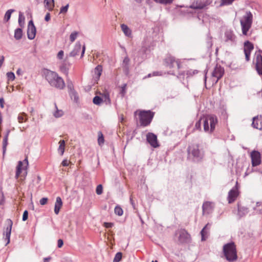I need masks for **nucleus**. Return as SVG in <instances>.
I'll return each instance as SVG.
<instances>
[{
  "label": "nucleus",
  "mask_w": 262,
  "mask_h": 262,
  "mask_svg": "<svg viewBox=\"0 0 262 262\" xmlns=\"http://www.w3.org/2000/svg\"><path fill=\"white\" fill-rule=\"evenodd\" d=\"M17 119L19 123H22L27 120V118L26 117V114L25 113L19 114Z\"/></svg>",
  "instance_id": "obj_39"
},
{
  "label": "nucleus",
  "mask_w": 262,
  "mask_h": 262,
  "mask_svg": "<svg viewBox=\"0 0 262 262\" xmlns=\"http://www.w3.org/2000/svg\"><path fill=\"white\" fill-rule=\"evenodd\" d=\"M59 147L58 148V150L59 152H60V155H63L64 152V147H65V141L63 140H61L59 142Z\"/></svg>",
  "instance_id": "obj_29"
},
{
  "label": "nucleus",
  "mask_w": 262,
  "mask_h": 262,
  "mask_svg": "<svg viewBox=\"0 0 262 262\" xmlns=\"http://www.w3.org/2000/svg\"><path fill=\"white\" fill-rule=\"evenodd\" d=\"M10 130L9 129H7L6 132V134L4 137L3 142V154H5L6 151L7 146L8 145V136L10 134Z\"/></svg>",
  "instance_id": "obj_25"
},
{
  "label": "nucleus",
  "mask_w": 262,
  "mask_h": 262,
  "mask_svg": "<svg viewBox=\"0 0 262 262\" xmlns=\"http://www.w3.org/2000/svg\"><path fill=\"white\" fill-rule=\"evenodd\" d=\"M50 14L49 13H47L45 16V20L46 21H48L50 20Z\"/></svg>",
  "instance_id": "obj_57"
},
{
  "label": "nucleus",
  "mask_w": 262,
  "mask_h": 262,
  "mask_svg": "<svg viewBox=\"0 0 262 262\" xmlns=\"http://www.w3.org/2000/svg\"><path fill=\"white\" fill-rule=\"evenodd\" d=\"M69 7V4H67L65 6L61 7V8L60 9L59 13L60 14H66L67 12H68Z\"/></svg>",
  "instance_id": "obj_44"
},
{
  "label": "nucleus",
  "mask_w": 262,
  "mask_h": 262,
  "mask_svg": "<svg viewBox=\"0 0 262 262\" xmlns=\"http://www.w3.org/2000/svg\"><path fill=\"white\" fill-rule=\"evenodd\" d=\"M6 223L7 226L4 231V235L5 236V239L7 242L6 245H7L10 243V238L13 225V222L10 219H7L6 221Z\"/></svg>",
  "instance_id": "obj_11"
},
{
  "label": "nucleus",
  "mask_w": 262,
  "mask_h": 262,
  "mask_svg": "<svg viewBox=\"0 0 262 262\" xmlns=\"http://www.w3.org/2000/svg\"><path fill=\"white\" fill-rule=\"evenodd\" d=\"M253 16L252 13L249 11L247 12L246 15L241 20V25L242 29V32L244 35H247V32L251 27L252 23Z\"/></svg>",
  "instance_id": "obj_5"
},
{
  "label": "nucleus",
  "mask_w": 262,
  "mask_h": 262,
  "mask_svg": "<svg viewBox=\"0 0 262 262\" xmlns=\"http://www.w3.org/2000/svg\"><path fill=\"white\" fill-rule=\"evenodd\" d=\"M211 4L209 0H196L190 6V8L194 9H203Z\"/></svg>",
  "instance_id": "obj_10"
},
{
  "label": "nucleus",
  "mask_w": 262,
  "mask_h": 262,
  "mask_svg": "<svg viewBox=\"0 0 262 262\" xmlns=\"http://www.w3.org/2000/svg\"><path fill=\"white\" fill-rule=\"evenodd\" d=\"M176 63L178 69L181 68L180 61L179 60H176L175 58L171 55H168L164 59V64L166 67L169 68H173L174 67V63Z\"/></svg>",
  "instance_id": "obj_9"
},
{
  "label": "nucleus",
  "mask_w": 262,
  "mask_h": 262,
  "mask_svg": "<svg viewBox=\"0 0 262 262\" xmlns=\"http://www.w3.org/2000/svg\"><path fill=\"white\" fill-rule=\"evenodd\" d=\"M81 48V46L80 42H77L75 44L74 49L70 52V56L72 57H74L76 55H78L80 52Z\"/></svg>",
  "instance_id": "obj_24"
},
{
  "label": "nucleus",
  "mask_w": 262,
  "mask_h": 262,
  "mask_svg": "<svg viewBox=\"0 0 262 262\" xmlns=\"http://www.w3.org/2000/svg\"><path fill=\"white\" fill-rule=\"evenodd\" d=\"M70 95L72 99H74V101L77 102L78 96L77 93L74 90H71L70 92Z\"/></svg>",
  "instance_id": "obj_41"
},
{
  "label": "nucleus",
  "mask_w": 262,
  "mask_h": 262,
  "mask_svg": "<svg viewBox=\"0 0 262 262\" xmlns=\"http://www.w3.org/2000/svg\"><path fill=\"white\" fill-rule=\"evenodd\" d=\"M62 206V201L60 197L58 196L56 198V202L54 206V212L57 215L59 214L60 208Z\"/></svg>",
  "instance_id": "obj_21"
},
{
  "label": "nucleus",
  "mask_w": 262,
  "mask_h": 262,
  "mask_svg": "<svg viewBox=\"0 0 262 262\" xmlns=\"http://www.w3.org/2000/svg\"><path fill=\"white\" fill-rule=\"evenodd\" d=\"M126 84H123L121 87L120 94L122 97H124L126 93Z\"/></svg>",
  "instance_id": "obj_45"
},
{
  "label": "nucleus",
  "mask_w": 262,
  "mask_h": 262,
  "mask_svg": "<svg viewBox=\"0 0 262 262\" xmlns=\"http://www.w3.org/2000/svg\"><path fill=\"white\" fill-rule=\"evenodd\" d=\"M202 120H203L204 131L209 133H211L214 131L215 125L218 122L215 115H210L198 121L195 125V128L200 129L201 128Z\"/></svg>",
  "instance_id": "obj_2"
},
{
  "label": "nucleus",
  "mask_w": 262,
  "mask_h": 262,
  "mask_svg": "<svg viewBox=\"0 0 262 262\" xmlns=\"http://www.w3.org/2000/svg\"><path fill=\"white\" fill-rule=\"evenodd\" d=\"M85 50V47L84 45L82 47V51H81V57H82L83 56V55L84 54Z\"/></svg>",
  "instance_id": "obj_63"
},
{
  "label": "nucleus",
  "mask_w": 262,
  "mask_h": 262,
  "mask_svg": "<svg viewBox=\"0 0 262 262\" xmlns=\"http://www.w3.org/2000/svg\"><path fill=\"white\" fill-rule=\"evenodd\" d=\"M225 41L231 45L236 44V37L231 30H227L225 33Z\"/></svg>",
  "instance_id": "obj_12"
},
{
  "label": "nucleus",
  "mask_w": 262,
  "mask_h": 262,
  "mask_svg": "<svg viewBox=\"0 0 262 262\" xmlns=\"http://www.w3.org/2000/svg\"><path fill=\"white\" fill-rule=\"evenodd\" d=\"M253 45L249 41H246L244 43V53L245 55V58L247 61L250 60V57L251 51L253 50Z\"/></svg>",
  "instance_id": "obj_17"
},
{
  "label": "nucleus",
  "mask_w": 262,
  "mask_h": 262,
  "mask_svg": "<svg viewBox=\"0 0 262 262\" xmlns=\"http://www.w3.org/2000/svg\"><path fill=\"white\" fill-rule=\"evenodd\" d=\"M102 98H103V102H104L106 105H110L111 103V100L110 98L108 93H105L102 95Z\"/></svg>",
  "instance_id": "obj_31"
},
{
  "label": "nucleus",
  "mask_w": 262,
  "mask_h": 262,
  "mask_svg": "<svg viewBox=\"0 0 262 262\" xmlns=\"http://www.w3.org/2000/svg\"><path fill=\"white\" fill-rule=\"evenodd\" d=\"M214 205L212 202L207 201L203 203L202 206L203 214H209L212 212Z\"/></svg>",
  "instance_id": "obj_19"
},
{
  "label": "nucleus",
  "mask_w": 262,
  "mask_h": 262,
  "mask_svg": "<svg viewBox=\"0 0 262 262\" xmlns=\"http://www.w3.org/2000/svg\"><path fill=\"white\" fill-rule=\"evenodd\" d=\"M198 73L197 70H189L187 71L186 74L188 75V76H192L193 75H195V74Z\"/></svg>",
  "instance_id": "obj_51"
},
{
  "label": "nucleus",
  "mask_w": 262,
  "mask_h": 262,
  "mask_svg": "<svg viewBox=\"0 0 262 262\" xmlns=\"http://www.w3.org/2000/svg\"><path fill=\"white\" fill-rule=\"evenodd\" d=\"M239 194L237 186H234L228 192V201L229 204L232 203L236 199Z\"/></svg>",
  "instance_id": "obj_16"
},
{
  "label": "nucleus",
  "mask_w": 262,
  "mask_h": 262,
  "mask_svg": "<svg viewBox=\"0 0 262 262\" xmlns=\"http://www.w3.org/2000/svg\"><path fill=\"white\" fill-rule=\"evenodd\" d=\"M36 28L34 25L33 21L32 20H31L29 21L28 25V29H27V36L28 38L30 39H33L36 35Z\"/></svg>",
  "instance_id": "obj_14"
},
{
  "label": "nucleus",
  "mask_w": 262,
  "mask_h": 262,
  "mask_svg": "<svg viewBox=\"0 0 262 262\" xmlns=\"http://www.w3.org/2000/svg\"><path fill=\"white\" fill-rule=\"evenodd\" d=\"M102 71V67L100 65L97 66L95 68V69L94 70V71H93V73H94L93 77L96 80H98L99 79L100 76L101 75Z\"/></svg>",
  "instance_id": "obj_23"
},
{
  "label": "nucleus",
  "mask_w": 262,
  "mask_h": 262,
  "mask_svg": "<svg viewBox=\"0 0 262 262\" xmlns=\"http://www.w3.org/2000/svg\"><path fill=\"white\" fill-rule=\"evenodd\" d=\"M252 126L254 128L261 130L262 129L261 117H259L257 116L253 117Z\"/></svg>",
  "instance_id": "obj_20"
},
{
  "label": "nucleus",
  "mask_w": 262,
  "mask_h": 262,
  "mask_svg": "<svg viewBox=\"0 0 262 262\" xmlns=\"http://www.w3.org/2000/svg\"><path fill=\"white\" fill-rule=\"evenodd\" d=\"M4 99L3 98H0V106L2 108L4 107Z\"/></svg>",
  "instance_id": "obj_59"
},
{
  "label": "nucleus",
  "mask_w": 262,
  "mask_h": 262,
  "mask_svg": "<svg viewBox=\"0 0 262 262\" xmlns=\"http://www.w3.org/2000/svg\"><path fill=\"white\" fill-rule=\"evenodd\" d=\"M25 17L23 16V13L21 12L19 13L18 17V24L20 27H23L25 24Z\"/></svg>",
  "instance_id": "obj_35"
},
{
  "label": "nucleus",
  "mask_w": 262,
  "mask_h": 262,
  "mask_svg": "<svg viewBox=\"0 0 262 262\" xmlns=\"http://www.w3.org/2000/svg\"><path fill=\"white\" fill-rule=\"evenodd\" d=\"M154 1L162 5H167L172 3L173 0H154Z\"/></svg>",
  "instance_id": "obj_38"
},
{
  "label": "nucleus",
  "mask_w": 262,
  "mask_h": 262,
  "mask_svg": "<svg viewBox=\"0 0 262 262\" xmlns=\"http://www.w3.org/2000/svg\"><path fill=\"white\" fill-rule=\"evenodd\" d=\"M122 258V253L121 252H117L114 258L113 262H119Z\"/></svg>",
  "instance_id": "obj_42"
},
{
  "label": "nucleus",
  "mask_w": 262,
  "mask_h": 262,
  "mask_svg": "<svg viewBox=\"0 0 262 262\" xmlns=\"http://www.w3.org/2000/svg\"><path fill=\"white\" fill-rule=\"evenodd\" d=\"M23 36V31L20 28H17L14 32V38L16 40H19Z\"/></svg>",
  "instance_id": "obj_30"
},
{
  "label": "nucleus",
  "mask_w": 262,
  "mask_h": 262,
  "mask_svg": "<svg viewBox=\"0 0 262 262\" xmlns=\"http://www.w3.org/2000/svg\"><path fill=\"white\" fill-rule=\"evenodd\" d=\"M51 259L50 257H46L44 258V262H48Z\"/></svg>",
  "instance_id": "obj_64"
},
{
  "label": "nucleus",
  "mask_w": 262,
  "mask_h": 262,
  "mask_svg": "<svg viewBox=\"0 0 262 262\" xmlns=\"http://www.w3.org/2000/svg\"><path fill=\"white\" fill-rule=\"evenodd\" d=\"M64 55V52L63 51L60 50L57 54V58L59 59L63 58Z\"/></svg>",
  "instance_id": "obj_54"
},
{
  "label": "nucleus",
  "mask_w": 262,
  "mask_h": 262,
  "mask_svg": "<svg viewBox=\"0 0 262 262\" xmlns=\"http://www.w3.org/2000/svg\"><path fill=\"white\" fill-rule=\"evenodd\" d=\"M114 225V224L112 223H106V222H105L104 223V226L105 228H112Z\"/></svg>",
  "instance_id": "obj_55"
},
{
  "label": "nucleus",
  "mask_w": 262,
  "mask_h": 262,
  "mask_svg": "<svg viewBox=\"0 0 262 262\" xmlns=\"http://www.w3.org/2000/svg\"><path fill=\"white\" fill-rule=\"evenodd\" d=\"M223 252L229 261H234L237 259L236 246L233 242L226 244L223 246Z\"/></svg>",
  "instance_id": "obj_3"
},
{
  "label": "nucleus",
  "mask_w": 262,
  "mask_h": 262,
  "mask_svg": "<svg viewBox=\"0 0 262 262\" xmlns=\"http://www.w3.org/2000/svg\"><path fill=\"white\" fill-rule=\"evenodd\" d=\"M28 212L27 210H25L23 213L22 220L23 221H25L28 219Z\"/></svg>",
  "instance_id": "obj_53"
},
{
  "label": "nucleus",
  "mask_w": 262,
  "mask_h": 262,
  "mask_svg": "<svg viewBox=\"0 0 262 262\" xmlns=\"http://www.w3.org/2000/svg\"><path fill=\"white\" fill-rule=\"evenodd\" d=\"M146 140L152 147L156 148L159 146L157 137L154 134L151 133H148L146 135Z\"/></svg>",
  "instance_id": "obj_18"
},
{
  "label": "nucleus",
  "mask_w": 262,
  "mask_h": 262,
  "mask_svg": "<svg viewBox=\"0 0 262 262\" xmlns=\"http://www.w3.org/2000/svg\"><path fill=\"white\" fill-rule=\"evenodd\" d=\"M55 107L56 111L53 114L54 116L56 118L61 117L63 114L62 111L58 110L56 104H55Z\"/></svg>",
  "instance_id": "obj_37"
},
{
  "label": "nucleus",
  "mask_w": 262,
  "mask_h": 262,
  "mask_svg": "<svg viewBox=\"0 0 262 262\" xmlns=\"http://www.w3.org/2000/svg\"><path fill=\"white\" fill-rule=\"evenodd\" d=\"M102 191H103V187H102V185H101V184L98 185L97 186L96 189V193L98 195H100L102 193Z\"/></svg>",
  "instance_id": "obj_48"
},
{
  "label": "nucleus",
  "mask_w": 262,
  "mask_h": 262,
  "mask_svg": "<svg viewBox=\"0 0 262 262\" xmlns=\"http://www.w3.org/2000/svg\"><path fill=\"white\" fill-rule=\"evenodd\" d=\"M129 62V58L126 56L125 57L123 61L122 66L123 67L125 68L126 69H128V66Z\"/></svg>",
  "instance_id": "obj_43"
},
{
  "label": "nucleus",
  "mask_w": 262,
  "mask_h": 262,
  "mask_svg": "<svg viewBox=\"0 0 262 262\" xmlns=\"http://www.w3.org/2000/svg\"><path fill=\"white\" fill-rule=\"evenodd\" d=\"M121 28L124 35L127 37L132 36V30L125 24H121Z\"/></svg>",
  "instance_id": "obj_26"
},
{
  "label": "nucleus",
  "mask_w": 262,
  "mask_h": 262,
  "mask_svg": "<svg viewBox=\"0 0 262 262\" xmlns=\"http://www.w3.org/2000/svg\"><path fill=\"white\" fill-rule=\"evenodd\" d=\"M77 36H78V33L77 32H72L70 36V41L72 42H74L75 40V39H76Z\"/></svg>",
  "instance_id": "obj_46"
},
{
  "label": "nucleus",
  "mask_w": 262,
  "mask_h": 262,
  "mask_svg": "<svg viewBox=\"0 0 262 262\" xmlns=\"http://www.w3.org/2000/svg\"><path fill=\"white\" fill-rule=\"evenodd\" d=\"M44 3L49 10H52L54 7V0H45Z\"/></svg>",
  "instance_id": "obj_34"
},
{
  "label": "nucleus",
  "mask_w": 262,
  "mask_h": 262,
  "mask_svg": "<svg viewBox=\"0 0 262 262\" xmlns=\"http://www.w3.org/2000/svg\"><path fill=\"white\" fill-rule=\"evenodd\" d=\"M23 163H24L25 164H26V166H25V167L26 168H27V167L28 166V165H29V163H28V159L27 158H25V159L24 160V161L23 162Z\"/></svg>",
  "instance_id": "obj_61"
},
{
  "label": "nucleus",
  "mask_w": 262,
  "mask_h": 262,
  "mask_svg": "<svg viewBox=\"0 0 262 262\" xmlns=\"http://www.w3.org/2000/svg\"><path fill=\"white\" fill-rule=\"evenodd\" d=\"M252 165L256 166L261 163V155L259 151L253 150L251 153Z\"/></svg>",
  "instance_id": "obj_15"
},
{
  "label": "nucleus",
  "mask_w": 262,
  "mask_h": 262,
  "mask_svg": "<svg viewBox=\"0 0 262 262\" xmlns=\"http://www.w3.org/2000/svg\"><path fill=\"white\" fill-rule=\"evenodd\" d=\"M48 200V199L47 198H42L40 200L39 203L40 205H44L47 203Z\"/></svg>",
  "instance_id": "obj_52"
},
{
  "label": "nucleus",
  "mask_w": 262,
  "mask_h": 262,
  "mask_svg": "<svg viewBox=\"0 0 262 262\" xmlns=\"http://www.w3.org/2000/svg\"><path fill=\"white\" fill-rule=\"evenodd\" d=\"M104 138L101 132L99 133V136H98V144L100 145L102 144H103L104 143Z\"/></svg>",
  "instance_id": "obj_47"
},
{
  "label": "nucleus",
  "mask_w": 262,
  "mask_h": 262,
  "mask_svg": "<svg viewBox=\"0 0 262 262\" xmlns=\"http://www.w3.org/2000/svg\"><path fill=\"white\" fill-rule=\"evenodd\" d=\"M139 115L141 125L146 126L151 122L154 113L149 110L141 111L140 112Z\"/></svg>",
  "instance_id": "obj_6"
},
{
  "label": "nucleus",
  "mask_w": 262,
  "mask_h": 262,
  "mask_svg": "<svg viewBox=\"0 0 262 262\" xmlns=\"http://www.w3.org/2000/svg\"><path fill=\"white\" fill-rule=\"evenodd\" d=\"M14 9H9L7 10L4 16V20L6 21H8L10 19L11 14L14 11Z\"/></svg>",
  "instance_id": "obj_32"
},
{
  "label": "nucleus",
  "mask_w": 262,
  "mask_h": 262,
  "mask_svg": "<svg viewBox=\"0 0 262 262\" xmlns=\"http://www.w3.org/2000/svg\"><path fill=\"white\" fill-rule=\"evenodd\" d=\"M4 56H1V59H0V68H1V67L2 66L3 64V62L4 61Z\"/></svg>",
  "instance_id": "obj_62"
},
{
  "label": "nucleus",
  "mask_w": 262,
  "mask_h": 262,
  "mask_svg": "<svg viewBox=\"0 0 262 262\" xmlns=\"http://www.w3.org/2000/svg\"><path fill=\"white\" fill-rule=\"evenodd\" d=\"M234 0H222L221 5H229L231 4Z\"/></svg>",
  "instance_id": "obj_50"
},
{
  "label": "nucleus",
  "mask_w": 262,
  "mask_h": 262,
  "mask_svg": "<svg viewBox=\"0 0 262 262\" xmlns=\"http://www.w3.org/2000/svg\"><path fill=\"white\" fill-rule=\"evenodd\" d=\"M176 234L179 235L178 240L181 243L187 242L190 237L189 234L184 229L178 230L176 231Z\"/></svg>",
  "instance_id": "obj_13"
},
{
  "label": "nucleus",
  "mask_w": 262,
  "mask_h": 262,
  "mask_svg": "<svg viewBox=\"0 0 262 262\" xmlns=\"http://www.w3.org/2000/svg\"><path fill=\"white\" fill-rule=\"evenodd\" d=\"M210 225L207 224L201 230V234L202 236V241H205L209 235L208 230L210 229Z\"/></svg>",
  "instance_id": "obj_22"
},
{
  "label": "nucleus",
  "mask_w": 262,
  "mask_h": 262,
  "mask_svg": "<svg viewBox=\"0 0 262 262\" xmlns=\"http://www.w3.org/2000/svg\"><path fill=\"white\" fill-rule=\"evenodd\" d=\"M63 244V241L61 239H59L57 241V246L58 248H61Z\"/></svg>",
  "instance_id": "obj_56"
},
{
  "label": "nucleus",
  "mask_w": 262,
  "mask_h": 262,
  "mask_svg": "<svg viewBox=\"0 0 262 262\" xmlns=\"http://www.w3.org/2000/svg\"><path fill=\"white\" fill-rule=\"evenodd\" d=\"M224 74V69L220 65L216 64L212 73V84H215Z\"/></svg>",
  "instance_id": "obj_7"
},
{
  "label": "nucleus",
  "mask_w": 262,
  "mask_h": 262,
  "mask_svg": "<svg viewBox=\"0 0 262 262\" xmlns=\"http://www.w3.org/2000/svg\"><path fill=\"white\" fill-rule=\"evenodd\" d=\"M262 50H259L255 54L254 62L255 63V68L259 75L262 76V56L260 53Z\"/></svg>",
  "instance_id": "obj_8"
},
{
  "label": "nucleus",
  "mask_w": 262,
  "mask_h": 262,
  "mask_svg": "<svg viewBox=\"0 0 262 262\" xmlns=\"http://www.w3.org/2000/svg\"><path fill=\"white\" fill-rule=\"evenodd\" d=\"M248 212V208L245 207H242V206H238V215L242 217L246 214H247Z\"/></svg>",
  "instance_id": "obj_28"
},
{
  "label": "nucleus",
  "mask_w": 262,
  "mask_h": 262,
  "mask_svg": "<svg viewBox=\"0 0 262 262\" xmlns=\"http://www.w3.org/2000/svg\"><path fill=\"white\" fill-rule=\"evenodd\" d=\"M152 76H161L162 75L161 72H154L152 74Z\"/></svg>",
  "instance_id": "obj_60"
},
{
  "label": "nucleus",
  "mask_w": 262,
  "mask_h": 262,
  "mask_svg": "<svg viewBox=\"0 0 262 262\" xmlns=\"http://www.w3.org/2000/svg\"><path fill=\"white\" fill-rule=\"evenodd\" d=\"M114 212L116 215L119 216H121L123 213L122 209L119 206H116L114 209Z\"/></svg>",
  "instance_id": "obj_40"
},
{
  "label": "nucleus",
  "mask_w": 262,
  "mask_h": 262,
  "mask_svg": "<svg viewBox=\"0 0 262 262\" xmlns=\"http://www.w3.org/2000/svg\"><path fill=\"white\" fill-rule=\"evenodd\" d=\"M69 66V64H67L66 63H62V65H61L60 67L61 71L66 74H68Z\"/></svg>",
  "instance_id": "obj_33"
},
{
  "label": "nucleus",
  "mask_w": 262,
  "mask_h": 262,
  "mask_svg": "<svg viewBox=\"0 0 262 262\" xmlns=\"http://www.w3.org/2000/svg\"><path fill=\"white\" fill-rule=\"evenodd\" d=\"M187 152L188 158L195 162L200 161L204 156L203 151L200 149L199 145L198 144L189 145L187 148Z\"/></svg>",
  "instance_id": "obj_4"
},
{
  "label": "nucleus",
  "mask_w": 262,
  "mask_h": 262,
  "mask_svg": "<svg viewBox=\"0 0 262 262\" xmlns=\"http://www.w3.org/2000/svg\"><path fill=\"white\" fill-rule=\"evenodd\" d=\"M23 165V163L21 161H19L18 165L16 167V174H15V178L18 179L19 177V175L20 173L21 172V170L23 169H26L25 167H22Z\"/></svg>",
  "instance_id": "obj_27"
},
{
  "label": "nucleus",
  "mask_w": 262,
  "mask_h": 262,
  "mask_svg": "<svg viewBox=\"0 0 262 262\" xmlns=\"http://www.w3.org/2000/svg\"><path fill=\"white\" fill-rule=\"evenodd\" d=\"M69 162L67 160H64L62 163L61 164L63 166H67L69 165Z\"/></svg>",
  "instance_id": "obj_58"
},
{
  "label": "nucleus",
  "mask_w": 262,
  "mask_h": 262,
  "mask_svg": "<svg viewBox=\"0 0 262 262\" xmlns=\"http://www.w3.org/2000/svg\"><path fill=\"white\" fill-rule=\"evenodd\" d=\"M43 74L45 79L51 86L59 90H62L65 87L64 80L57 73L49 70H45Z\"/></svg>",
  "instance_id": "obj_1"
},
{
  "label": "nucleus",
  "mask_w": 262,
  "mask_h": 262,
  "mask_svg": "<svg viewBox=\"0 0 262 262\" xmlns=\"http://www.w3.org/2000/svg\"><path fill=\"white\" fill-rule=\"evenodd\" d=\"M93 103L96 105H100L103 102V98L98 96L94 97L93 100Z\"/></svg>",
  "instance_id": "obj_36"
},
{
  "label": "nucleus",
  "mask_w": 262,
  "mask_h": 262,
  "mask_svg": "<svg viewBox=\"0 0 262 262\" xmlns=\"http://www.w3.org/2000/svg\"><path fill=\"white\" fill-rule=\"evenodd\" d=\"M7 76L9 80L13 81L15 79V75L13 72H10L7 73Z\"/></svg>",
  "instance_id": "obj_49"
}]
</instances>
